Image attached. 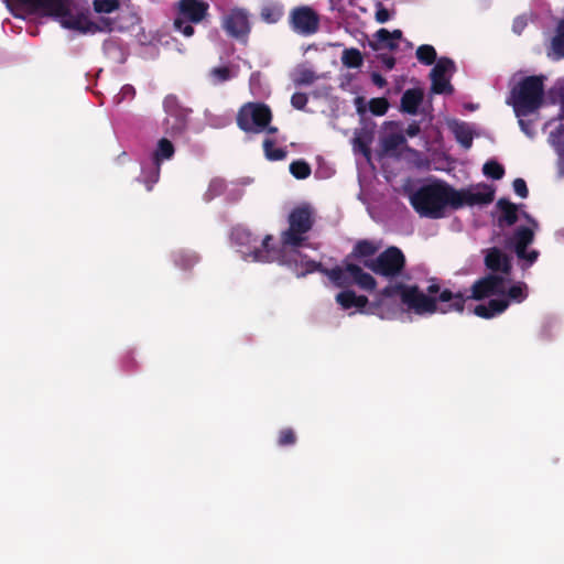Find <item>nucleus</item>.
I'll return each mask as SVG.
<instances>
[{"instance_id": "6e6552de", "label": "nucleus", "mask_w": 564, "mask_h": 564, "mask_svg": "<svg viewBox=\"0 0 564 564\" xmlns=\"http://www.w3.org/2000/svg\"><path fill=\"white\" fill-rule=\"evenodd\" d=\"M384 286L378 294V297L369 303V300L365 295H357L351 290L341 291L336 295V302L344 310H349L356 307L361 313L368 314H379L381 306L386 299H391L392 296H386L382 294V291L386 289Z\"/></svg>"}, {"instance_id": "13d9d810", "label": "nucleus", "mask_w": 564, "mask_h": 564, "mask_svg": "<svg viewBox=\"0 0 564 564\" xmlns=\"http://www.w3.org/2000/svg\"><path fill=\"white\" fill-rule=\"evenodd\" d=\"M264 131H267L270 134H273V133L278 132V128L273 127V126H270V123H269L268 127L264 129Z\"/></svg>"}, {"instance_id": "f8f14e48", "label": "nucleus", "mask_w": 564, "mask_h": 564, "mask_svg": "<svg viewBox=\"0 0 564 564\" xmlns=\"http://www.w3.org/2000/svg\"><path fill=\"white\" fill-rule=\"evenodd\" d=\"M223 28L228 35L241 39L249 34L250 23L249 17L243 9L231 10L224 19Z\"/></svg>"}, {"instance_id": "aec40b11", "label": "nucleus", "mask_w": 564, "mask_h": 564, "mask_svg": "<svg viewBox=\"0 0 564 564\" xmlns=\"http://www.w3.org/2000/svg\"><path fill=\"white\" fill-rule=\"evenodd\" d=\"M497 208L501 212L498 217L500 228L511 227L518 221V206L507 198H500L497 202Z\"/></svg>"}, {"instance_id": "72a5a7b5", "label": "nucleus", "mask_w": 564, "mask_h": 564, "mask_svg": "<svg viewBox=\"0 0 564 564\" xmlns=\"http://www.w3.org/2000/svg\"><path fill=\"white\" fill-rule=\"evenodd\" d=\"M232 240L240 246L251 247L257 242V238L246 228L237 227L231 231Z\"/></svg>"}, {"instance_id": "9b49d317", "label": "nucleus", "mask_w": 564, "mask_h": 564, "mask_svg": "<svg viewBox=\"0 0 564 564\" xmlns=\"http://www.w3.org/2000/svg\"><path fill=\"white\" fill-rule=\"evenodd\" d=\"M484 263L489 274L503 275L507 281L512 273L511 258L498 247L488 248L485 251Z\"/></svg>"}, {"instance_id": "1a4fd4ad", "label": "nucleus", "mask_w": 564, "mask_h": 564, "mask_svg": "<svg viewBox=\"0 0 564 564\" xmlns=\"http://www.w3.org/2000/svg\"><path fill=\"white\" fill-rule=\"evenodd\" d=\"M457 205L455 210L463 208L464 206H482L488 205L495 199V188L491 185L478 184L474 188L457 189L456 195Z\"/></svg>"}, {"instance_id": "4be33fe9", "label": "nucleus", "mask_w": 564, "mask_h": 564, "mask_svg": "<svg viewBox=\"0 0 564 564\" xmlns=\"http://www.w3.org/2000/svg\"><path fill=\"white\" fill-rule=\"evenodd\" d=\"M161 166L158 163L142 164L141 174L138 177V182L142 183L148 192L153 189L154 184H156L160 180Z\"/></svg>"}, {"instance_id": "4468645a", "label": "nucleus", "mask_w": 564, "mask_h": 564, "mask_svg": "<svg viewBox=\"0 0 564 564\" xmlns=\"http://www.w3.org/2000/svg\"><path fill=\"white\" fill-rule=\"evenodd\" d=\"M534 240V231L528 226L518 227L513 234L506 240L505 247L513 249L517 256H522Z\"/></svg>"}, {"instance_id": "c756f323", "label": "nucleus", "mask_w": 564, "mask_h": 564, "mask_svg": "<svg viewBox=\"0 0 564 564\" xmlns=\"http://www.w3.org/2000/svg\"><path fill=\"white\" fill-rule=\"evenodd\" d=\"M551 50L556 59L564 57V19L556 26L555 35L551 42Z\"/></svg>"}, {"instance_id": "f3484780", "label": "nucleus", "mask_w": 564, "mask_h": 564, "mask_svg": "<svg viewBox=\"0 0 564 564\" xmlns=\"http://www.w3.org/2000/svg\"><path fill=\"white\" fill-rule=\"evenodd\" d=\"M163 108L167 116L175 118V123L171 127L173 132H181L185 128V113L178 99L174 95H167L163 100Z\"/></svg>"}, {"instance_id": "bb28decb", "label": "nucleus", "mask_w": 564, "mask_h": 564, "mask_svg": "<svg viewBox=\"0 0 564 564\" xmlns=\"http://www.w3.org/2000/svg\"><path fill=\"white\" fill-rule=\"evenodd\" d=\"M174 153L175 148L173 143L169 139L162 138L159 140L152 154V162L158 163L161 166L165 160H171L174 156Z\"/></svg>"}, {"instance_id": "e433bc0d", "label": "nucleus", "mask_w": 564, "mask_h": 564, "mask_svg": "<svg viewBox=\"0 0 564 564\" xmlns=\"http://www.w3.org/2000/svg\"><path fill=\"white\" fill-rule=\"evenodd\" d=\"M174 262L183 270H189L198 262V257L192 252L181 251L174 256Z\"/></svg>"}, {"instance_id": "ea45409f", "label": "nucleus", "mask_w": 564, "mask_h": 564, "mask_svg": "<svg viewBox=\"0 0 564 564\" xmlns=\"http://www.w3.org/2000/svg\"><path fill=\"white\" fill-rule=\"evenodd\" d=\"M64 25L72 30H77L82 32H87L90 30V26L93 25L91 22H89L84 17H69L67 20L64 21Z\"/></svg>"}, {"instance_id": "ddd939ff", "label": "nucleus", "mask_w": 564, "mask_h": 564, "mask_svg": "<svg viewBox=\"0 0 564 564\" xmlns=\"http://www.w3.org/2000/svg\"><path fill=\"white\" fill-rule=\"evenodd\" d=\"M208 9L209 4L203 0H180L177 18L199 23L208 14Z\"/></svg>"}, {"instance_id": "9d476101", "label": "nucleus", "mask_w": 564, "mask_h": 564, "mask_svg": "<svg viewBox=\"0 0 564 564\" xmlns=\"http://www.w3.org/2000/svg\"><path fill=\"white\" fill-rule=\"evenodd\" d=\"M455 70V63L448 57H441L431 69L430 78L432 82L431 90L434 94L452 95L454 87L452 86L449 78L446 77V73Z\"/></svg>"}, {"instance_id": "c03bdc74", "label": "nucleus", "mask_w": 564, "mask_h": 564, "mask_svg": "<svg viewBox=\"0 0 564 564\" xmlns=\"http://www.w3.org/2000/svg\"><path fill=\"white\" fill-rule=\"evenodd\" d=\"M93 4L94 10L98 13H111L119 7L117 0H95Z\"/></svg>"}, {"instance_id": "49530a36", "label": "nucleus", "mask_w": 564, "mask_h": 564, "mask_svg": "<svg viewBox=\"0 0 564 564\" xmlns=\"http://www.w3.org/2000/svg\"><path fill=\"white\" fill-rule=\"evenodd\" d=\"M210 74L218 83H224L231 78V72L227 66L215 67Z\"/></svg>"}, {"instance_id": "39448f33", "label": "nucleus", "mask_w": 564, "mask_h": 564, "mask_svg": "<svg viewBox=\"0 0 564 564\" xmlns=\"http://www.w3.org/2000/svg\"><path fill=\"white\" fill-rule=\"evenodd\" d=\"M364 265L375 274L392 281L403 275L406 259L400 248L391 246L375 259L365 260Z\"/></svg>"}, {"instance_id": "de8ad7c7", "label": "nucleus", "mask_w": 564, "mask_h": 564, "mask_svg": "<svg viewBox=\"0 0 564 564\" xmlns=\"http://www.w3.org/2000/svg\"><path fill=\"white\" fill-rule=\"evenodd\" d=\"M308 101V97L305 93H294L291 97V105L299 110H303Z\"/></svg>"}, {"instance_id": "37998d69", "label": "nucleus", "mask_w": 564, "mask_h": 564, "mask_svg": "<svg viewBox=\"0 0 564 564\" xmlns=\"http://www.w3.org/2000/svg\"><path fill=\"white\" fill-rule=\"evenodd\" d=\"M316 78L317 77L312 69L304 67L297 70L294 84L296 86L311 85L316 80Z\"/></svg>"}, {"instance_id": "4c0bfd02", "label": "nucleus", "mask_w": 564, "mask_h": 564, "mask_svg": "<svg viewBox=\"0 0 564 564\" xmlns=\"http://www.w3.org/2000/svg\"><path fill=\"white\" fill-rule=\"evenodd\" d=\"M482 173L492 180H501L505 175V167L496 160H489L484 164Z\"/></svg>"}, {"instance_id": "f257e3e1", "label": "nucleus", "mask_w": 564, "mask_h": 564, "mask_svg": "<svg viewBox=\"0 0 564 564\" xmlns=\"http://www.w3.org/2000/svg\"><path fill=\"white\" fill-rule=\"evenodd\" d=\"M507 282L503 275L488 273L473 283L470 295L462 291L453 292L449 289H441L437 283H431L427 286V294H425L417 285H408L402 282L388 284L382 294L386 296L399 295L401 302L416 314L463 313L466 301H481L494 295L500 296L505 293V283Z\"/></svg>"}, {"instance_id": "c85d7f7f", "label": "nucleus", "mask_w": 564, "mask_h": 564, "mask_svg": "<svg viewBox=\"0 0 564 564\" xmlns=\"http://www.w3.org/2000/svg\"><path fill=\"white\" fill-rule=\"evenodd\" d=\"M506 285L507 283H505V293L500 294V296L508 299L509 304L511 302L522 303L528 297V286L524 282H517L509 289H507Z\"/></svg>"}, {"instance_id": "5fc2aeb1", "label": "nucleus", "mask_w": 564, "mask_h": 564, "mask_svg": "<svg viewBox=\"0 0 564 564\" xmlns=\"http://www.w3.org/2000/svg\"><path fill=\"white\" fill-rule=\"evenodd\" d=\"M420 131H421L420 124H419L416 121H413V122H411V123L406 127V129H405V134H406L408 137L413 138V137L417 135V134L420 133Z\"/></svg>"}, {"instance_id": "473e14b6", "label": "nucleus", "mask_w": 564, "mask_h": 564, "mask_svg": "<svg viewBox=\"0 0 564 564\" xmlns=\"http://www.w3.org/2000/svg\"><path fill=\"white\" fill-rule=\"evenodd\" d=\"M415 55L419 62L424 65H432L435 62H437L436 50L434 48V46L430 44L420 45L416 50Z\"/></svg>"}, {"instance_id": "6e6d98bb", "label": "nucleus", "mask_w": 564, "mask_h": 564, "mask_svg": "<svg viewBox=\"0 0 564 564\" xmlns=\"http://www.w3.org/2000/svg\"><path fill=\"white\" fill-rule=\"evenodd\" d=\"M371 80L379 88H383L387 85L386 78L381 74H379L377 72H373L371 74Z\"/></svg>"}, {"instance_id": "bf43d9fd", "label": "nucleus", "mask_w": 564, "mask_h": 564, "mask_svg": "<svg viewBox=\"0 0 564 564\" xmlns=\"http://www.w3.org/2000/svg\"><path fill=\"white\" fill-rule=\"evenodd\" d=\"M519 123L522 128V130L527 133V134H530L529 131H528V126H525L524 121L523 120H519Z\"/></svg>"}, {"instance_id": "dca6fc26", "label": "nucleus", "mask_w": 564, "mask_h": 564, "mask_svg": "<svg viewBox=\"0 0 564 564\" xmlns=\"http://www.w3.org/2000/svg\"><path fill=\"white\" fill-rule=\"evenodd\" d=\"M509 307V300L502 299H490L486 304H478L474 308V314L478 317L489 319L497 315L502 314Z\"/></svg>"}, {"instance_id": "58836bf2", "label": "nucleus", "mask_w": 564, "mask_h": 564, "mask_svg": "<svg viewBox=\"0 0 564 564\" xmlns=\"http://www.w3.org/2000/svg\"><path fill=\"white\" fill-rule=\"evenodd\" d=\"M406 142L405 137L401 133H392L382 141L384 152L390 153L402 147Z\"/></svg>"}, {"instance_id": "a878e982", "label": "nucleus", "mask_w": 564, "mask_h": 564, "mask_svg": "<svg viewBox=\"0 0 564 564\" xmlns=\"http://www.w3.org/2000/svg\"><path fill=\"white\" fill-rule=\"evenodd\" d=\"M379 250V246L368 239L358 240L349 253L350 259H364L373 257Z\"/></svg>"}, {"instance_id": "cd10ccee", "label": "nucleus", "mask_w": 564, "mask_h": 564, "mask_svg": "<svg viewBox=\"0 0 564 564\" xmlns=\"http://www.w3.org/2000/svg\"><path fill=\"white\" fill-rule=\"evenodd\" d=\"M375 41L369 42V46L373 51H379L381 48H389L391 51L395 50L398 47V43L392 41L390 37V31L387 29H379L375 35Z\"/></svg>"}, {"instance_id": "c9c22d12", "label": "nucleus", "mask_w": 564, "mask_h": 564, "mask_svg": "<svg viewBox=\"0 0 564 564\" xmlns=\"http://www.w3.org/2000/svg\"><path fill=\"white\" fill-rule=\"evenodd\" d=\"M263 151L268 160L270 161H280L286 156V151L284 149H275L274 140L264 139L263 141Z\"/></svg>"}, {"instance_id": "2f4dec72", "label": "nucleus", "mask_w": 564, "mask_h": 564, "mask_svg": "<svg viewBox=\"0 0 564 564\" xmlns=\"http://www.w3.org/2000/svg\"><path fill=\"white\" fill-rule=\"evenodd\" d=\"M284 14V9L282 4H268L261 9L260 15L261 19L267 23H276L279 22Z\"/></svg>"}, {"instance_id": "5701e85b", "label": "nucleus", "mask_w": 564, "mask_h": 564, "mask_svg": "<svg viewBox=\"0 0 564 564\" xmlns=\"http://www.w3.org/2000/svg\"><path fill=\"white\" fill-rule=\"evenodd\" d=\"M451 130L456 141L466 150L473 145L474 133L468 123L464 121H454L451 124Z\"/></svg>"}, {"instance_id": "f03ea898", "label": "nucleus", "mask_w": 564, "mask_h": 564, "mask_svg": "<svg viewBox=\"0 0 564 564\" xmlns=\"http://www.w3.org/2000/svg\"><path fill=\"white\" fill-rule=\"evenodd\" d=\"M457 189L444 181H434L419 187L411 196L410 203L422 217L440 219L445 216L446 207L455 210Z\"/></svg>"}, {"instance_id": "a18cd8bd", "label": "nucleus", "mask_w": 564, "mask_h": 564, "mask_svg": "<svg viewBox=\"0 0 564 564\" xmlns=\"http://www.w3.org/2000/svg\"><path fill=\"white\" fill-rule=\"evenodd\" d=\"M192 22L183 19V18H175L174 22H173V25H174V29L178 32H181L182 34H184L185 36H192L194 34V28L192 26L191 24Z\"/></svg>"}, {"instance_id": "b1692460", "label": "nucleus", "mask_w": 564, "mask_h": 564, "mask_svg": "<svg viewBox=\"0 0 564 564\" xmlns=\"http://www.w3.org/2000/svg\"><path fill=\"white\" fill-rule=\"evenodd\" d=\"M273 240V237L271 235H267L260 247H253V250L251 251L252 258L254 261L260 262H270L273 261L276 257L275 249L271 246V241Z\"/></svg>"}, {"instance_id": "3c124183", "label": "nucleus", "mask_w": 564, "mask_h": 564, "mask_svg": "<svg viewBox=\"0 0 564 564\" xmlns=\"http://www.w3.org/2000/svg\"><path fill=\"white\" fill-rule=\"evenodd\" d=\"M376 8H377V11H376V21L378 23H386L387 21H389L390 19V12L388 11V9H386L382 4V2L378 1L376 3Z\"/></svg>"}, {"instance_id": "603ef678", "label": "nucleus", "mask_w": 564, "mask_h": 564, "mask_svg": "<svg viewBox=\"0 0 564 564\" xmlns=\"http://www.w3.org/2000/svg\"><path fill=\"white\" fill-rule=\"evenodd\" d=\"M520 260H525L528 263H527V267H530L532 265L538 257H539V251L536 250H531V251H528L527 249H524V252L522 256H517Z\"/></svg>"}, {"instance_id": "393cba45", "label": "nucleus", "mask_w": 564, "mask_h": 564, "mask_svg": "<svg viewBox=\"0 0 564 564\" xmlns=\"http://www.w3.org/2000/svg\"><path fill=\"white\" fill-rule=\"evenodd\" d=\"M337 288H348L352 284V278L347 271V264L343 268L336 265L332 269L325 268L324 273Z\"/></svg>"}, {"instance_id": "79ce46f5", "label": "nucleus", "mask_w": 564, "mask_h": 564, "mask_svg": "<svg viewBox=\"0 0 564 564\" xmlns=\"http://www.w3.org/2000/svg\"><path fill=\"white\" fill-rule=\"evenodd\" d=\"M389 109V101L384 97L372 98L369 101V110L375 116H383Z\"/></svg>"}, {"instance_id": "864d4df0", "label": "nucleus", "mask_w": 564, "mask_h": 564, "mask_svg": "<svg viewBox=\"0 0 564 564\" xmlns=\"http://www.w3.org/2000/svg\"><path fill=\"white\" fill-rule=\"evenodd\" d=\"M378 59L383 64L387 69H392L395 66V58L388 54L378 55Z\"/></svg>"}, {"instance_id": "6ab92c4d", "label": "nucleus", "mask_w": 564, "mask_h": 564, "mask_svg": "<svg viewBox=\"0 0 564 564\" xmlns=\"http://www.w3.org/2000/svg\"><path fill=\"white\" fill-rule=\"evenodd\" d=\"M424 91L422 88L406 89L401 97L400 109L409 115H416L419 107L423 102Z\"/></svg>"}, {"instance_id": "a211bd4d", "label": "nucleus", "mask_w": 564, "mask_h": 564, "mask_svg": "<svg viewBox=\"0 0 564 564\" xmlns=\"http://www.w3.org/2000/svg\"><path fill=\"white\" fill-rule=\"evenodd\" d=\"M19 2L42 10L50 15L64 17L67 13L64 0H18Z\"/></svg>"}, {"instance_id": "20e7f679", "label": "nucleus", "mask_w": 564, "mask_h": 564, "mask_svg": "<svg viewBox=\"0 0 564 564\" xmlns=\"http://www.w3.org/2000/svg\"><path fill=\"white\" fill-rule=\"evenodd\" d=\"M289 228L281 234L283 246L301 247L306 240L305 235L313 228L314 216L310 205L303 204L289 214Z\"/></svg>"}, {"instance_id": "8fccbe9b", "label": "nucleus", "mask_w": 564, "mask_h": 564, "mask_svg": "<svg viewBox=\"0 0 564 564\" xmlns=\"http://www.w3.org/2000/svg\"><path fill=\"white\" fill-rule=\"evenodd\" d=\"M514 193L521 198H527L529 195V189L527 183L523 178H516L512 183Z\"/></svg>"}, {"instance_id": "a19ab883", "label": "nucleus", "mask_w": 564, "mask_h": 564, "mask_svg": "<svg viewBox=\"0 0 564 564\" xmlns=\"http://www.w3.org/2000/svg\"><path fill=\"white\" fill-rule=\"evenodd\" d=\"M297 441L296 434L293 429H282L278 434L276 443L281 447L294 445Z\"/></svg>"}, {"instance_id": "423d86ee", "label": "nucleus", "mask_w": 564, "mask_h": 564, "mask_svg": "<svg viewBox=\"0 0 564 564\" xmlns=\"http://www.w3.org/2000/svg\"><path fill=\"white\" fill-rule=\"evenodd\" d=\"M271 120L270 107L261 102H248L239 109L237 115V126L245 132L260 133Z\"/></svg>"}, {"instance_id": "7ed1b4c3", "label": "nucleus", "mask_w": 564, "mask_h": 564, "mask_svg": "<svg viewBox=\"0 0 564 564\" xmlns=\"http://www.w3.org/2000/svg\"><path fill=\"white\" fill-rule=\"evenodd\" d=\"M543 77L528 76L523 78L511 91L514 111L518 116L535 111L543 101Z\"/></svg>"}, {"instance_id": "4d7b16f0", "label": "nucleus", "mask_w": 564, "mask_h": 564, "mask_svg": "<svg viewBox=\"0 0 564 564\" xmlns=\"http://www.w3.org/2000/svg\"><path fill=\"white\" fill-rule=\"evenodd\" d=\"M402 31L397 29V30H393L390 32V37L392 39V41L397 42L398 40H401L402 39Z\"/></svg>"}, {"instance_id": "f704fd0d", "label": "nucleus", "mask_w": 564, "mask_h": 564, "mask_svg": "<svg viewBox=\"0 0 564 564\" xmlns=\"http://www.w3.org/2000/svg\"><path fill=\"white\" fill-rule=\"evenodd\" d=\"M290 173L297 180H305L311 175V165L305 160H295L290 164Z\"/></svg>"}, {"instance_id": "7c9ffc66", "label": "nucleus", "mask_w": 564, "mask_h": 564, "mask_svg": "<svg viewBox=\"0 0 564 564\" xmlns=\"http://www.w3.org/2000/svg\"><path fill=\"white\" fill-rule=\"evenodd\" d=\"M341 63L348 68H359L364 64V56L358 48H346L341 55Z\"/></svg>"}, {"instance_id": "2eb2a0df", "label": "nucleus", "mask_w": 564, "mask_h": 564, "mask_svg": "<svg viewBox=\"0 0 564 564\" xmlns=\"http://www.w3.org/2000/svg\"><path fill=\"white\" fill-rule=\"evenodd\" d=\"M297 278H303L313 272L324 273L325 267L321 262H316L306 254L295 252L294 258L288 261Z\"/></svg>"}, {"instance_id": "412c9836", "label": "nucleus", "mask_w": 564, "mask_h": 564, "mask_svg": "<svg viewBox=\"0 0 564 564\" xmlns=\"http://www.w3.org/2000/svg\"><path fill=\"white\" fill-rule=\"evenodd\" d=\"M347 271L352 278V283H356L362 290L371 292L376 289V279L370 273L365 272L358 264L347 263Z\"/></svg>"}, {"instance_id": "09e8293b", "label": "nucleus", "mask_w": 564, "mask_h": 564, "mask_svg": "<svg viewBox=\"0 0 564 564\" xmlns=\"http://www.w3.org/2000/svg\"><path fill=\"white\" fill-rule=\"evenodd\" d=\"M135 96V89L131 85H124L120 89V93L116 96V102H121L122 100H131Z\"/></svg>"}, {"instance_id": "052dcab7", "label": "nucleus", "mask_w": 564, "mask_h": 564, "mask_svg": "<svg viewBox=\"0 0 564 564\" xmlns=\"http://www.w3.org/2000/svg\"><path fill=\"white\" fill-rule=\"evenodd\" d=\"M361 150H362V153H364L366 156H368V155L370 154V150H369V148H368L367 145H362V147H361Z\"/></svg>"}, {"instance_id": "0eeeda50", "label": "nucleus", "mask_w": 564, "mask_h": 564, "mask_svg": "<svg viewBox=\"0 0 564 564\" xmlns=\"http://www.w3.org/2000/svg\"><path fill=\"white\" fill-rule=\"evenodd\" d=\"M289 25L296 34L311 36L318 32L321 17L310 6H297L290 11Z\"/></svg>"}]
</instances>
